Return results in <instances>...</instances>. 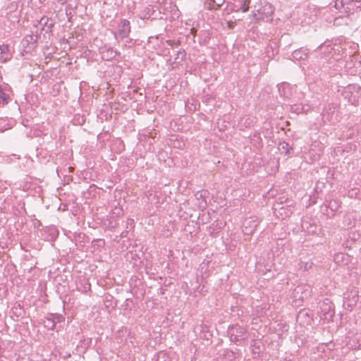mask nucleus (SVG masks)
Returning a JSON list of instances; mask_svg holds the SVG:
<instances>
[{
  "label": "nucleus",
  "instance_id": "obj_6",
  "mask_svg": "<svg viewBox=\"0 0 361 361\" xmlns=\"http://www.w3.org/2000/svg\"><path fill=\"white\" fill-rule=\"evenodd\" d=\"M251 0H237L233 4L232 11L235 12L242 11L245 13L248 11L250 7Z\"/></svg>",
  "mask_w": 361,
  "mask_h": 361
},
{
  "label": "nucleus",
  "instance_id": "obj_18",
  "mask_svg": "<svg viewBox=\"0 0 361 361\" xmlns=\"http://www.w3.org/2000/svg\"><path fill=\"white\" fill-rule=\"evenodd\" d=\"M348 256L343 253H338L335 255L334 260L336 263H345L348 261Z\"/></svg>",
  "mask_w": 361,
  "mask_h": 361
},
{
  "label": "nucleus",
  "instance_id": "obj_23",
  "mask_svg": "<svg viewBox=\"0 0 361 361\" xmlns=\"http://www.w3.org/2000/svg\"><path fill=\"white\" fill-rule=\"evenodd\" d=\"M50 316L54 321L55 324H56V323H61L64 321V317L61 314H51Z\"/></svg>",
  "mask_w": 361,
  "mask_h": 361
},
{
  "label": "nucleus",
  "instance_id": "obj_24",
  "mask_svg": "<svg viewBox=\"0 0 361 361\" xmlns=\"http://www.w3.org/2000/svg\"><path fill=\"white\" fill-rule=\"evenodd\" d=\"M204 4L208 9H217V8L214 7L216 6V0H205Z\"/></svg>",
  "mask_w": 361,
  "mask_h": 361
},
{
  "label": "nucleus",
  "instance_id": "obj_34",
  "mask_svg": "<svg viewBox=\"0 0 361 361\" xmlns=\"http://www.w3.org/2000/svg\"><path fill=\"white\" fill-rule=\"evenodd\" d=\"M26 122H28V120H26V121H24L23 123V126H26L25 123Z\"/></svg>",
  "mask_w": 361,
  "mask_h": 361
},
{
  "label": "nucleus",
  "instance_id": "obj_20",
  "mask_svg": "<svg viewBox=\"0 0 361 361\" xmlns=\"http://www.w3.org/2000/svg\"><path fill=\"white\" fill-rule=\"evenodd\" d=\"M12 312L17 317L22 316L24 312L23 310V306L20 303H18L17 305L13 307Z\"/></svg>",
  "mask_w": 361,
  "mask_h": 361
},
{
  "label": "nucleus",
  "instance_id": "obj_10",
  "mask_svg": "<svg viewBox=\"0 0 361 361\" xmlns=\"http://www.w3.org/2000/svg\"><path fill=\"white\" fill-rule=\"evenodd\" d=\"M156 12L154 7L152 5L147 6L142 11V14L140 16L141 19H149L152 17L154 13Z\"/></svg>",
  "mask_w": 361,
  "mask_h": 361
},
{
  "label": "nucleus",
  "instance_id": "obj_28",
  "mask_svg": "<svg viewBox=\"0 0 361 361\" xmlns=\"http://www.w3.org/2000/svg\"><path fill=\"white\" fill-rule=\"evenodd\" d=\"M224 2V0H216V6H214V7H216V8H217V9H219L222 6Z\"/></svg>",
  "mask_w": 361,
  "mask_h": 361
},
{
  "label": "nucleus",
  "instance_id": "obj_2",
  "mask_svg": "<svg viewBox=\"0 0 361 361\" xmlns=\"http://www.w3.org/2000/svg\"><path fill=\"white\" fill-rule=\"evenodd\" d=\"M259 9L261 11H259L258 9L257 13V20H267V21H269L271 20L270 18L271 17L275 11V8L271 4L264 1L262 3V8Z\"/></svg>",
  "mask_w": 361,
  "mask_h": 361
},
{
  "label": "nucleus",
  "instance_id": "obj_1",
  "mask_svg": "<svg viewBox=\"0 0 361 361\" xmlns=\"http://www.w3.org/2000/svg\"><path fill=\"white\" fill-rule=\"evenodd\" d=\"M231 341L235 343L244 341L247 338V331L245 328L236 324L228 328Z\"/></svg>",
  "mask_w": 361,
  "mask_h": 361
},
{
  "label": "nucleus",
  "instance_id": "obj_8",
  "mask_svg": "<svg viewBox=\"0 0 361 361\" xmlns=\"http://www.w3.org/2000/svg\"><path fill=\"white\" fill-rule=\"evenodd\" d=\"M12 54L10 52L9 47L7 44L0 45V62L4 63L10 60Z\"/></svg>",
  "mask_w": 361,
  "mask_h": 361
},
{
  "label": "nucleus",
  "instance_id": "obj_13",
  "mask_svg": "<svg viewBox=\"0 0 361 361\" xmlns=\"http://www.w3.org/2000/svg\"><path fill=\"white\" fill-rule=\"evenodd\" d=\"M279 149L282 152H284L286 155H290L293 152V147L289 145V143L283 141L281 142L279 145Z\"/></svg>",
  "mask_w": 361,
  "mask_h": 361
},
{
  "label": "nucleus",
  "instance_id": "obj_21",
  "mask_svg": "<svg viewBox=\"0 0 361 361\" xmlns=\"http://www.w3.org/2000/svg\"><path fill=\"white\" fill-rule=\"evenodd\" d=\"M157 361H171L169 356L164 352H159L157 354Z\"/></svg>",
  "mask_w": 361,
  "mask_h": 361
},
{
  "label": "nucleus",
  "instance_id": "obj_29",
  "mask_svg": "<svg viewBox=\"0 0 361 361\" xmlns=\"http://www.w3.org/2000/svg\"><path fill=\"white\" fill-rule=\"evenodd\" d=\"M302 288L300 287V286H298L295 289V293H298L300 291H302Z\"/></svg>",
  "mask_w": 361,
  "mask_h": 361
},
{
  "label": "nucleus",
  "instance_id": "obj_27",
  "mask_svg": "<svg viewBox=\"0 0 361 361\" xmlns=\"http://www.w3.org/2000/svg\"><path fill=\"white\" fill-rule=\"evenodd\" d=\"M291 109L293 111L296 112L297 114H299L302 112L303 108L300 106V105H294L291 106Z\"/></svg>",
  "mask_w": 361,
  "mask_h": 361
},
{
  "label": "nucleus",
  "instance_id": "obj_5",
  "mask_svg": "<svg viewBox=\"0 0 361 361\" xmlns=\"http://www.w3.org/2000/svg\"><path fill=\"white\" fill-rule=\"evenodd\" d=\"M333 2L334 6L337 10L343 9L345 13L349 14L353 13L355 11V8L349 4V1L348 0H333Z\"/></svg>",
  "mask_w": 361,
  "mask_h": 361
},
{
  "label": "nucleus",
  "instance_id": "obj_22",
  "mask_svg": "<svg viewBox=\"0 0 361 361\" xmlns=\"http://www.w3.org/2000/svg\"><path fill=\"white\" fill-rule=\"evenodd\" d=\"M301 318H307V323H310L312 319L308 312L305 310H302L299 312L298 319H300Z\"/></svg>",
  "mask_w": 361,
  "mask_h": 361
},
{
  "label": "nucleus",
  "instance_id": "obj_30",
  "mask_svg": "<svg viewBox=\"0 0 361 361\" xmlns=\"http://www.w3.org/2000/svg\"><path fill=\"white\" fill-rule=\"evenodd\" d=\"M109 51H110V53H111V54H110V57H111V58H113V57H114V56H116L115 54H115L116 52H115V51H114L113 49H111Z\"/></svg>",
  "mask_w": 361,
  "mask_h": 361
},
{
  "label": "nucleus",
  "instance_id": "obj_19",
  "mask_svg": "<svg viewBox=\"0 0 361 361\" xmlns=\"http://www.w3.org/2000/svg\"><path fill=\"white\" fill-rule=\"evenodd\" d=\"M353 346L355 348L361 349V334H356L353 338Z\"/></svg>",
  "mask_w": 361,
  "mask_h": 361
},
{
  "label": "nucleus",
  "instance_id": "obj_16",
  "mask_svg": "<svg viewBox=\"0 0 361 361\" xmlns=\"http://www.w3.org/2000/svg\"><path fill=\"white\" fill-rule=\"evenodd\" d=\"M262 3H263V1H262L261 0H257L255 2V4L251 6L253 8V11H252V16H253V18L255 20H256V17H257V10L259 9V11H261L259 8H262Z\"/></svg>",
  "mask_w": 361,
  "mask_h": 361
},
{
  "label": "nucleus",
  "instance_id": "obj_32",
  "mask_svg": "<svg viewBox=\"0 0 361 361\" xmlns=\"http://www.w3.org/2000/svg\"><path fill=\"white\" fill-rule=\"evenodd\" d=\"M26 122H28V120H26V121H24L23 123V126H26L25 123Z\"/></svg>",
  "mask_w": 361,
  "mask_h": 361
},
{
  "label": "nucleus",
  "instance_id": "obj_14",
  "mask_svg": "<svg viewBox=\"0 0 361 361\" xmlns=\"http://www.w3.org/2000/svg\"><path fill=\"white\" fill-rule=\"evenodd\" d=\"M313 266V262L311 261H302L300 260L298 262V267L299 270L307 271L310 269Z\"/></svg>",
  "mask_w": 361,
  "mask_h": 361
},
{
  "label": "nucleus",
  "instance_id": "obj_12",
  "mask_svg": "<svg viewBox=\"0 0 361 361\" xmlns=\"http://www.w3.org/2000/svg\"><path fill=\"white\" fill-rule=\"evenodd\" d=\"M292 55L293 59L297 61L305 60L307 57V53L301 49L295 50Z\"/></svg>",
  "mask_w": 361,
  "mask_h": 361
},
{
  "label": "nucleus",
  "instance_id": "obj_26",
  "mask_svg": "<svg viewBox=\"0 0 361 361\" xmlns=\"http://www.w3.org/2000/svg\"><path fill=\"white\" fill-rule=\"evenodd\" d=\"M40 23L43 25L47 26L49 29H51L54 27V23H49V18H42L40 20Z\"/></svg>",
  "mask_w": 361,
  "mask_h": 361
},
{
  "label": "nucleus",
  "instance_id": "obj_15",
  "mask_svg": "<svg viewBox=\"0 0 361 361\" xmlns=\"http://www.w3.org/2000/svg\"><path fill=\"white\" fill-rule=\"evenodd\" d=\"M186 53L184 49H180L176 53L174 62L176 63H180L185 59Z\"/></svg>",
  "mask_w": 361,
  "mask_h": 361
},
{
  "label": "nucleus",
  "instance_id": "obj_17",
  "mask_svg": "<svg viewBox=\"0 0 361 361\" xmlns=\"http://www.w3.org/2000/svg\"><path fill=\"white\" fill-rule=\"evenodd\" d=\"M44 326L49 330H54L55 329L56 324L51 316L49 317H47L44 321Z\"/></svg>",
  "mask_w": 361,
  "mask_h": 361
},
{
  "label": "nucleus",
  "instance_id": "obj_4",
  "mask_svg": "<svg viewBox=\"0 0 361 361\" xmlns=\"http://www.w3.org/2000/svg\"><path fill=\"white\" fill-rule=\"evenodd\" d=\"M321 312L327 318L332 317L334 314V305L331 300L326 298L319 303Z\"/></svg>",
  "mask_w": 361,
  "mask_h": 361
},
{
  "label": "nucleus",
  "instance_id": "obj_25",
  "mask_svg": "<svg viewBox=\"0 0 361 361\" xmlns=\"http://www.w3.org/2000/svg\"><path fill=\"white\" fill-rule=\"evenodd\" d=\"M358 188H353L348 191V197L350 198H356L359 194Z\"/></svg>",
  "mask_w": 361,
  "mask_h": 361
},
{
  "label": "nucleus",
  "instance_id": "obj_31",
  "mask_svg": "<svg viewBox=\"0 0 361 361\" xmlns=\"http://www.w3.org/2000/svg\"><path fill=\"white\" fill-rule=\"evenodd\" d=\"M255 136H256L257 137V139L259 140H261L260 137L259 135H257L256 134L255 135Z\"/></svg>",
  "mask_w": 361,
  "mask_h": 361
},
{
  "label": "nucleus",
  "instance_id": "obj_11",
  "mask_svg": "<svg viewBox=\"0 0 361 361\" xmlns=\"http://www.w3.org/2000/svg\"><path fill=\"white\" fill-rule=\"evenodd\" d=\"M341 202L338 200H331L329 202L328 204L326 206V208L329 209L334 214L341 207Z\"/></svg>",
  "mask_w": 361,
  "mask_h": 361
},
{
  "label": "nucleus",
  "instance_id": "obj_33",
  "mask_svg": "<svg viewBox=\"0 0 361 361\" xmlns=\"http://www.w3.org/2000/svg\"><path fill=\"white\" fill-rule=\"evenodd\" d=\"M26 122H28V120H26V121H24L23 123V126H26L25 123Z\"/></svg>",
  "mask_w": 361,
  "mask_h": 361
},
{
  "label": "nucleus",
  "instance_id": "obj_3",
  "mask_svg": "<svg viewBox=\"0 0 361 361\" xmlns=\"http://www.w3.org/2000/svg\"><path fill=\"white\" fill-rule=\"evenodd\" d=\"M130 33V24L128 20L121 19L118 24V32L115 33V37H119L121 39L126 38Z\"/></svg>",
  "mask_w": 361,
  "mask_h": 361
},
{
  "label": "nucleus",
  "instance_id": "obj_9",
  "mask_svg": "<svg viewBox=\"0 0 361 361\" xmlns=\"http://www.w3.org/2000/svg\"><path fill=\"white\" fill-rule=\"evenodd\" d=\"M9 90V87L0 85V104L5 105L10 102L11 97L8 93Z\"/></svg>",
  "mask_w": 361,
  "mask_h": 361
},
{
  "label": "nucleus",
  "instance_id": "obj_7",
  "mask_svg": "<svg viewBox=\"0 0 361 361\" xmlns=\"http://www.w3.org/2000/svg\"><path fill=\"white\" fill-rule=\"evenodd\" d=\"M38 37L37 35H29L23 39V44L27 51L32 50L37 45Z\"/></svg>",
  "mask_w": 361,
  "mask_h": 361
}]
</instances>
